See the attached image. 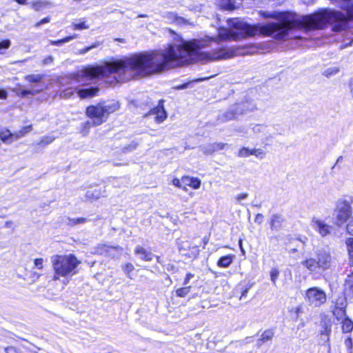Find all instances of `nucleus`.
<instances>
[{
    "instance_id": "nucleus-1",
    "label": "nucleus",
    "mask_w": 353,
    "mask_h": 353,
    "mask_svg": "<svg viewBox=\"0 0 353 353\" xmlns=\"http://www.w3.org/2000/svg\"><path fill=\"white\" fill-rule=\"evenodd\" d=\"M210 39L183 41L181 44H170L165 50L136 53L129 57L108 61L99 68H88L82 76L89 79L113 75L117 82L132 79L134 75L148 76L193 62L216 61L248 53L240 48L222 47L211 52L201 51L209 46Z\"/></svg>"
},
{
    "instance_id": "nucleus-2",
    "label": "nucleus",
    "mask_w": 353,
    "mask_h": 353,
    "mask_svg": "<svg viewBox=\"0 0 353 353\" xmlns=\"http://www.w3.org/2000/svg\"><path fill=\"white\" fill-rule=\"evenodd\" d=\"M332 26L333 32H339L345 30L348 20L341 12L330 9H322L312 14L293 19L290 23L270 22L266 24L250 25L238 19L230 21V28L219 30L221 40H240L252 37L256 34L270 36L276 40H287L294 28L315 30Z\"/></svg>"
},
{
    "instance_id": "nucleus-3",
    "label": "nucleus",
    "mask_w": 353,
    "mask_h": 353,
    "mask_svg": "<svg viewBox=\"0 0 353 353\" xmlns=\"http://www.w3.org/2000/svg\"><path fill=\"white\" fill-rule=\"evenodd\" d=\"M315 257H310L301 261V265L311 272H316L318 270L325 271L331 268L334 258L330 248H321L314 252Z\"/></svg>"
},
{
    "instance_id": "nucleus-4",
    "label": "nucleus",
    "mask_w": 353,
    "mask_h": 353,
    "mask_svg": "<svg viewBox=\"0 0 353 353\" xmlns=\"http://www.w3.org/2000/svg\"><path fill=\"white\" fill-rule=\"evenodd\" d=\"M51 262L54 272L53 280L55 281L59 280L61 276L66 277L74 274L75 269L80 263V261L72 254L52 256Z\"/></svg>"
},
{
    "instance_id": "nucleus-5",
    "label": "nucleus",
    "mask_w": 353,
    "mask_h": 353,
    "mask_svg": "<svg viewBox=\"0 0 353 353\" xmlns=\"http://www.w3.org/2000/svg\"><path fill=\"white\" fill-rule=\"evenodd\" d=\"M257 110L256 104L249 97L245 98L241 101L230 105L224 112L220 113L217 116V121L220 123H225L231 120H235L239 117L254 112Z\"/></svg>"
},
{
    "instance_id": "nucleus-6",
    "label": "nucleus",
    "mask_w": 353,
    "mask_h": 353,
    "mask_svg": "<svg viewBox=\"0 0 353 353\" xmlns=\"http://www.w3.org/2000/svg\"><path fill=\"white\" fill-rule=\"evenodd\" d=\"M352 216V207L350 203L344 199L336 201L335 208L332 213L334 223L339 227L342 226Z\"/></svg>"
},
{
    "instance_id": "nucleus-7",
    "label": "nucleus",
    "mask_w": 353,
    "mask_h": 353,
    "mask_svg": "<svg viewBox=\"0 0 353 353\" xmlns=\"http://www.w3.org/2000/svg\"><path fill=\"white\" fill-rule=\"evenodd\" d=\"M86 115L91 119L95 121V124L101 125L108 119L101 104L89 105L85 110Z\"/></svg>"
},
{
    "instance_id": "nucleus-8",
    "label": "nucleus",
    "mask_w": 353,
    "mask_h": 353,
    "mask_svg": "<svg viewBox=\"0 0 353 353\" xmlns=\"http://www.w3.org/2000/svg\"><path fill=\"white\" fill-rule=\"evenodd\" d=\"M306 296L311 304L320 305L326 301L325 292L318 288H311L306 292Z\"/></svg>"
},
{
    "instance_id": "nucleus-9",
    "label": "nucleus",
    "mask_w": 353,
    "mask_h": 353,
    "mask_svg": "<svg viewBox=\"0 0 353 353\" xmlns=\"http://www.w3.org/2000/svg\"><path fill=\"white\" fill-rule=\"evenodd\" d=\"M285 221V219L282 214L278 213L273 214L268 221L270 230L272 231L279 232L282 228Z\"/></svg>"
},
{
    "instance_id": "nucleus-10",
    "label": "nucleus",
    "mask_w": 353,
    "mask_h": 353,
    "mask_svg": "<svg viewBox=\"0 0 353 353\" xmlns=\"http://www.w3.org/2000/svg\"><path fill=\"white\" fill-rule=\"evenodd\" d=\"M226 143H213L202 145L199 146V150L201 151L204 154L210 155L214 152L223 150Z\"/></svg>"
},
{
    "instance_id": "nucleus-11",
    "label": "nucleus",
    "mask_w": 353,
    "mask_h": 353,
    "mask_svg": "<svg viewBox=\"0 0 353 353\" xmlns=\"http://www.w3.org/2000/svg\"><path fill=\"white\" fill-rule=\"evenodd\" d=\"M275 331L274 329H267L264 330L261 334L258 332L257 335L259 338L256 341V346L259 348L263 344L271 342L274 336Z\"/></svg>"
},
{
    "instance_id": "nucleus-12",
    "label": "nucleus",
    "mask_w": 353,
    "mask_h": 353,
    "mask_svg": "<svg viewBox=\"0 0 353 353\" xmlns=\"http://www.w3.org/2000/svg\"><path fill=\"white\" fill-rule=\"evenodd\" d=\"M312 226L322 236H325L330 232V226L325 223L323 221L316 218L312 220Z\"/></svg>"
},
{
    "instance_id": "nucleus-13",
    "label": "nucleus",
    "mask_w": 353,
    "mask_h": 353,
    "mask_svg": "<svg viewBox=\"0 0 353 353\" xmlns=\"http://www.w3.org/2000/svg\"><path fill=\"white\" fill-rule=\"evenodd\" d=\"M152 114H156V121L162 123L167 118V112L163 107V101H160L157 108L152 110Z\"/></svg>"
},
{
    "instance_id": "nucleus-14",
    "label": "nucleus",
    "mask_w": 353,
    "mask_h": 353,
    "mask_svg": "<svg viewBox=\"0 0 353 353\" xmlns=\"http://www.w3.org/2000/svg\"><path fill=\"white\" fill-rule=\"evenodd\" d=\"M105 114L107 117L109 114L114 112L119 108V103L118 101H112L108 103L101 102L99 103Z\"/></svg>"
},
{
    "instance_id": "nucleus-15",
    "label": "nucleus",
    "mask_w": 353,
    "mask_h": 353,
    "mask_svg": "<svg viewBox=\"0 0 353 353\" xmlns=\"http://www.w3.org/2000/svg\"><path fill=\"white\" fill-rule=\"evenodd\" d=\"M134 254L136 255H139L140 259L145 261H151L153 259V258L155 256V255L153 253H152L150 252H148L145 249H144L141 245H137L135 248Z\"/></svg>"
},
{
    "instance_id": "nucleus-16",
    "label": "nucleus",
    "mask_w": 353,
    "mask_h": 353,
    "mask_svg": "<svg viewBox=\"0 0 353 353\" xmlns=\"http://www.w3.org/2000/svg\"><path fill=\"white\" fill-rule=\"evenodd\" d=\"M99 89L94 87H88L81 88L78 90V95L81 99H85L97 95Z\"/></svg>"
},
{
    "instance_id": "nucleus-17",
    "label": "nucleus",
    "mask_w": 353,
    "mask_h": 353,
    "mask_svg": "<svg viewBox=\"0 0 353 353\" xmlns=\"http://www.w3.org/2000/svg\"><path fill=\"white\" fill-rule=\"evenodd\" d=\"M344 293L346 297H353V274L348 275L345 281Z\"/></svg>"
},
{
    "instance_id": "nucleus-18",
    "label": "nucleus",
    "mask_w": 353,
    "mask_h": 353,
    "mask_svg": "<svg viewBox=\"0 0 353 353\" xmlns=\"http://www.w3.org/2000/svg\"><path fill=\"white\" fill-rule=\"evenodd\" d=\"M103 196V191L101 190V187L96 186L94 188H91L90 189L88 190L85 194V197L88 199H93L96 200L99 199L101 196Z\"/></svg>"
},
{
    "instance_id": "nucleus-19",
    "label": "nucleus",
    "mask_w": 353,
    "mask_h": 353,
    "mask_svg": "<svg viewBox=\"0 0 353 353\" xmlns=\"http://www.w3.org/2000/svg\"><path fill=\"white\" fill-rule=\"evenodd\" d=\"M233 259L234 256L232 254L223 256L217 261V265L220 268H228L232 264Z\"/></svg>"
},
{
    "instance_id": "nucleus-20",
    "label": "nucleus",
    "mask_w": 353,
    "mask_h": 353,
    "mask_svg": "<svg viewBox=\"0 0 353 353\" xmlns=\"http://www.w3.org/2000/svg\"><path fill=\"white\" fill-rule=\"evenodd\" d=\"M14 136L16 134H12L8 129H3L0 131V139L5 143H11Z\"/></svg>"
},
{
    "instance_id": "nucleus-21",
    "label": "nucleus",
    "mask_w": 353,
    "mask_h": 353,
    "mask_svg": "<svg viewBox=\"0 0 353 353\" xmlns=\"http://www.w3.org/2000/svg\"><path fill=\"white\" fill-rule=\"evenodd\" d=\"M77 37H78V34H74L71 36L65 37V38L61 39H59L57 41H50V44L52 46H61L65 44V43H68V42L77 38Z\"/></svg>"
},
{
    "instance_id": "nucleus-22",
    "label": "nucleus",
    "mask_w": 353,
    "mask_h": 353,
    "mask_svg": "<svg viewBox=\"0 0 353 353\" xmlns=\"http://www.w3.org/2000/svg\"><path fill=\"white\" fill-rule=\"evenodd\" d=\"M342 330L345 333L351 332L353 330V321L348 317H345L342 321Z\"/></svg>"
},
{
    "instance_id": "nucleus-23",
    "label": "nucleus",
    "mask_w": 353,
    "mask_h": 353,
    "mask_svg": "<svg viewBox=\"0 0 353 353\" xmlns=\"http://www.w3.org/2000/svg\"><path fill=\"white\" fill-rule=\"evenodd\" d=\"M219 5L220 8L225 10H232L234 9L232 0H219Z\"/></svg>"
},
{
    "instance_id": "nucleus-24",
    "label": "nucleus",
    "mask_w": 353,
    "mask_h": 353,
    "mask_svg": "<svg viewBox=\"0 0 353 353\" xmlns=\"http://www.w3.org/2000/svg\"><path fill=\"white\" fill-rule=\"evenodd\" d=\"M346 245L349 252L350 259L349 265L353 266V238H349L346 240Z\"/></svg>"
},
{
    "instance_id": "nucleus-25",
    "label": "nucleus",
    "mask_w": 353,
    "mask_h": 353,
    "mask_svg": "<svg viewBox=\"0 0 353 353\" xmlns=\"http://www.w3.org/2000/svg\"><path fill=\"white\" fill-rule=\"evenodd\" d=\"M44 77L43 74H28L25 77V79L30 83H39L40 82Z\"/></svg>"
},
{
    "instance_id": "nucleus-26",
    "label": "nucleus",
    "mask_w": 353,
    "mask_h": 353,
    "mask_svg": "<svg viewBox=\"0 0 353 353\" xmlns=\"http://www.w3.org/2000/svg\"><path fill=\"white\" fill-rule=\"evenodd\" d=\"M191 289L190 285H183V288H180L176 290V295L178 297L183 298L185 297L190 292Z\"/></svg>"
},
{
    "instance_id": "nucleus-27",
    "label": "nucleus",
    "mask_w": 353,
    "mask_h": 353,
    "mask_svg": "<svg viewBox=\"0 0 353 353\" xmlns=\"http://www.w3.org/2000/svg\"><path fill=\"white\" fill-rule=\"evenodd\" d=\"M122 269L125 274V275L130 279H133V277L131 275V272H133L134 270V265L131 263H125Z\"/></svg>"
},
{
    "instance_id": "nucleus-28",
    "label": "nucleus",
    "mask_w": 353,
    "mask_h": 353,
    "mask_svg": "<svg viewBox=\"0 0 353 353\" xmlns=\"http://www.w3.org/2000/svg\"><path fill=\"white\" fill-rule=\"evenodd\" d=\"M334 315L338 320H343L346 316L345 310L343 307H337L334 311Z\"/></svg>"
},
{
    "instance_id": "nucleus-29",
    "label": "nucleus",
    "mask_w": 353,
    "mask_h": 353,
    "mask_svg": "<svg viewBox=\"0 0 353 353\" xmlns=\"http://www.w3.org/2000/svg\"><path fill=\"white\" fill-rule=\"evenodd\" d=\"M280 272L277 268H272L270 270V280L274 285H276V280L279 276Z\"/></svg>"
},
{
    "instance_id": "nucleus-30",
    "label": "nucleus",
    "mask_w": 353,
    "mask_h": 353,
    "mask_svg": "<svg viewBox=\"0 0 353 353\" xmlns=\"http://www.w3.org/2000/svg\"><path fill=\"white\" fill-rule=\"evenodd\" d=\"M339 72V68L337 67H330L325 69L323 72V74L327 77H330L333 75L336 74Z\"/></svg>"
},
{
    "instance_id": "nucleus-31",
    "label": "nucleus",
    "mask_w": 353,
    "mask_h": 353,
    "mask_svg": "<svg viewBox=\"0 0 353 353\" xmlns=\"http://www.w3.org/2000/svg\"><path fill=\"white\" fill-rule=\"evenodd\" d=\"M82 127L83 128V132L88 133L89 129L93 126H98L99 125L95 124V121L92 119L91 121H87L84 123H81Z\"/></svg>"
},
{
    "instance_id": "nucleus-32",
    "label": "nucleus",
    "mask_w": 353,
    "mask_h": 353,
    "mask_svg": "<svg viewBox=\"0 0 353 353\" xmlns=\"http://www.w3.org/2000/svg\"><path fill=\"white\" fill-rule=\"evenodd\" d=\"M32 127L31 125H27L26 127H23L22 129H21L18 133L16 134V139H18L19 137L25 136L27 133L32 131Z\"/></svg>"
},
{
    "instance_id": "nucleus-33",
    "label": "nucleus",
    "mask_w": 353,
    "mask_h": 353,
    "mask_svg": "<svg viewBox=\"0 0 353 353\" xmlns=\"http://www.w3.org/2000/svg\"><path fill=\"white\" fill-rule=\"evenodd\" d=\"M296 241L299 242V244H296V247L300 248L302 250H305V247L306 246V243L308 241V239L303 236H299L296 239Z\"/></svg>"
},
{
    "instance_id": "nucleus-34",
    "label": "nucleus",
    "mask_w": 353,
    "mask_h": 353,
    "mask_svg": "<svg viewBox=\"0 0 353 353\" xmlns=\"http://www.w3.org/2000/svg\"><path fill=\"white\" fill-rule=\"evenodd\" d=\"M69 224L71 225H77V224H83L88 221L86 218L81 217V218H69Z\"/></svg>"
},
{
    "instance_id": "nucleus-35",
    "label": "nucleus",
    "mask_w": 353,
    "mask_h": 353,
    "mask_svg": "<svg viewBox=\"0 0 353 353\" xmlns=\"http://www.w3.org/2000/svg\"><path fill=\"white\" fill-rule=\"evenodd\" d=\"M73 29L74 30H85L88 29L89 26L85 24V21L79 22V23H73Z\"/></svg>"
},
{
    "instance_id": "nucleus-36",
    "label": "nucleus",
    "mask_w": 353,
    "mask_h": 353,
    "mask_svg": "<svg viewBox=\"0 0 353 353\" xmlns=\"http://www.w3.org/2000/svg\"><path fill=\"white\" fill-rule=\"evenodd\" d=\"M99 46H100V42L97 41V42L94 43L93 44H92L91 46L85 47L83 49L81 50L80 54H84L87 53L88 52H89L90 50H91L92 49L97 48Z\"/></svg>"
},
{
    "instance_id": "nucleus-37",
    "label": "nucleus",
    "mask_w": 353,
    "mask_h": 353,
    "mask_svg": "<svg viewBox=\"0 0 353 353\" xmlns=\"http://www.w3.org/2000/svg\"><path fill=\"white\" fill-rule=\"evenodd\" d=\"M345 346L347 347L348 353H352L353 343H352V339L351 337H347L345 340Z\"/></svg>"
},
{
    "instance_id": "nucleus-38",
    "label": "nucleus",
    "mask_w": 353,
    "mask_h": 353,
    "mask_svg": "<svg viewBox=\"0 0 353 353\" xmlns=\"http://www.w3.org/2000/svg\"><path fill=\"white\" fill-rule=\"evenodd\" d=\"M73 93L74 92L72 89L68 88L62 90L60 93V96L63 98H70L73 94Z\"/></svg>"
},
{
    "instance_id": "nucleus-39",
    "label": "nucleus",
    "mask_w": 353,
    "mask_h": 353,
    "mask_svg": "<svg viewBox=\"0 0 353 353\" xmlns=\"http://www.w3.org/2000/svg\"><path fill=\"white\" fill-rule=\"evenodd\" d=\"M37 92V91L33 90H22L19 93V96L21 97H26L28 95H34Z\"/></svg>"
},
{
    "instance_id": "nucleus-40",
    "label": "nucleus",
    "mask_w": 353,
    "mask_h": 353,
    "mask_svg": "<svg viewBox=\"0 0 353 353\" xmlns=\"http://www.w3.org/2000/svg\"><path fill=\"white\" fill-rule=\"evenodd\" d=\"M11 42L9 39H5L0 41V50L8 49L10 46Z\"/></svg>"
},
{
    "instance_id": "nucleus-41",
    "label": "nucleus",
    "mask_w": 353,
    "mask_h": 353,
    "mask_svg": "<svg viewBox=\"0 0 353 353\" xmlns=\"http://www.w3.org/2000/svg\"><path fill=\"white\" fill-rule=\"evenodd\" d=\"M250 149L248 148H243L239 152V157H249Z\"/></svg>"
},
{
    "instance_id": "nucleus-42",
    "label": "nucleus",
    "mask_w": 353,
    "mask_h": 353,
    "mask_svg": "<svg viewBox=\"0 0 353 353\" xmlns=\"http://www.w3.org/2000/svg\"><path fill=\"white\" fill-rule=\"evenodd\" d=\"M248 193H241V194H238L235 197L236 203L241 204V201L244 200V199H246L248 198Z\"/></svg>"
},
{
    "instance_id": "nucleus-43",
    "label": "nucleus",
    "mask_w": 353,
    "mask_h": 353,
    "mask_svg": "<svg viewBox=\"0 0 353 353\" xmlns=\"http://www.w3.org/2000/svg\"><path fill=\"white\" fill-rule=\"evenodd\" d=\"M331 333V326L325 325L324 330L321 332V336L329 337Z\"/></svg>"
},
{
    "instance_id": "nucleus-44",
    "label": "nucleus",
    "mask_w": 353,
    "mask_h": 353,
    "mask_svg": "<svg viewBox=\"0 0 353 353\" xmlns=\"http://www.w3.org/2000/svg\"><path fill=\"white\" fill-rule=\"evenodd\" d=\"M177 14L175 13V12H167L165 14V17L170 20L172 22H174V21L177 18Z\"/></svg>"
},
{
    "instance_id": "nucleus-45",
    "label": "nucleus",
    "mask_w": 353,
    "mask_h": 353,
    "mask_svg": "<svg viewBox=\"0 0 353 353\" xmlns=\"http://www.w3.org/2000/svg\"><path fill=\"white\" fill-rule=\"evenodd\" d=\"M174 23H175L177 25L181 26L186 24L188 23V21L182 17L177 16V18Z\"/></svg>"
},
{
    "instance_id": "nucleus-46",
    "label": "nucleus",
    "mask_w": 353,
    "mask_h": 353,
    "mask_svg": "<svg viewBox=\"0 0 353 353\" xmlns=\"http://www.w3.org/2000/svg\"><path fill=\"white\" fill-rule=\"evenodd\" d=\"M254 153H255V156L256 157L259 158L260 159H263L265 157L264 152L263 151V150H261L260 148L254 149Z\"/></svg>"
},
{
    "instance_id": "nucleus-47",
    "label": "nucleus",
    "mask_w": 353,
    "mask_h": 353,
    "mask_svg": "<svg viewBox=\"0 0 353 353\" xmlns=\"http://www.w3.org/2000/svg\"><path fill=\"white\" fill-rule=\"evenodd\" d=\"M43 260L41 258L35 259L34 261V265L39 270L43 268Z\"/></svg>"
},
{
    "instance_id": "nucleus-48",
    "label": "nucleus",
    "mask_w": 353,
    "mask_h": 353,
    "mask_svg": "<svg viewBox=\"0 0 353 353\" xmlns=\"http://www.w3.org/2000/svg\"><path fill=\"white\" fill-rule=\"evenodd\" d=\"M346 230L350 234L353 235V219L349 221L346 226Z\"/></svg>"
},
{
    "instance_id": "nucleus-49",
    "label": "nucleus",
    "mask_w": 353,
    "mask_h": 353,
    "mask_svg": "<svg viewBox=\"0 0 353 353\" xmlns=\"http://www.w3.org/2000/svg\"><path fill=\"white\" fill-rule=\"evenodd\" d=\"M194 276V274L192 273H188L185 277V279L183 281V285H188V283H190V279H192Z\"/></svg>"
},
{
    "instance_id": "nucleus-50",
    "label": "nucleus",
    "mask_w": 353,
    "mask_h": 353,
    "mask_svg": "<svg viewBox=\"0 0 353 353\" xmlns=\"http://www.w3.org/2000/svg\"><path fill=\"white\" fill-rule=\"evenodd\" d=\"M54 61V57L51 55H49L48 57H47L46 58H45L43 60V65H50L51 64L52 62Z\"/></svg>"
},
{
    "instance_id": "nucleus-51",
    "label": "nucleus",
    "mask_w": 353,
    "mask_h": 353,
    "mask_svg": "<svg viewBox=\"0 0 353 353\" xmlns=\"http://www.w3.org/2000/svg\"><path fill=\"white\" fill-rule=\"evenodd\" d=\"M191 82L192 81H189V82L184 83H182V84L179 85H176L173 88L175 89V90H185V89L188 88V86H189V85L190 84Z\"/></svg>"
},
{
    "instance_id": "nucleus-52",
    "label": "nucleus",
    "mask_w": 353,
    "mask_h": 353,
    "mask_svg": "<svg viewBox=\"0 0 353 353\" xmlns=\"http://www.w3.org/2000/svg\"><path fill=\"white\" fill-rule=\"evenodd\" d=\"M252 284H248L247 286L242 290L241 292V296L240 299H242L243 297H246L247 294L249 291V290L251 288Z\"/></svg>"
},
{
    "instance_id": "nucleus-53",
    "label": "nucleus",
    "mask_w": 353,
    "mask_h": 353,
    "mask_svg": "<svg viewBox=\"0 0 353 353\" xmlns=\"http://www.w3.org/2000/svg\"><path fill=\"white\" fill-rule=\"evenodd\" d=\"M263 215L261 213H258L254 219V222L258 224H261L263 219Z\"/></svg>"
},
{
    "instance_id": "nucleus-54",
    "label": "nucleus",
    "mask_w": 353,
    "mask_h": 353,
    "mask_svg": "<svg viewBox=\"0 0 353 353\" xmlns=\"http://www.w3.org/2000/svg\"><path fill=\"white\" fill-rule=\"evenodd\" d=\"M347 12L350 19L353 21V4L351 6H347Z\"/></svg>"
},
{
    "instance_id": "nucleus-55",
    "label": "nucleus",
    "mask_w": 353,
    "mask_h": 353,
    "mask_svg": "<svg viewBox=\"0 0 353 353\" xmlns=\"http://www.w3.org/2000/svg\"><path fill=\"white\" fill-rule=\"evenodd\" d=\"M54 141V138L50 137H47L45 139L41 140V143L43 145H48Z\"/></svg>"
},
{
    "instance_id": "nucleus-56",
    "label": "nucleus",
    "mask_w": 353,
    "mask_h": 353,
    "mask_svg": "<svg viewBox=\"0 0 353 353\" xmlns=\"http://www.w3.org/2000/svg\"><path fill=\"white\" fill-rule=\"evenodd\" d=\"M166 270L168 271H172L173 272H176L177 271V268L173 263H168L166 265Z\"/></svg>"
},
{
    "instance_id": "nucleus-57",
    "label": "nucleus",
    "mask_w": 353,
    "mask_h": 353,
    "mask_svg": "<svg viewBox=\"0 0 353 353\" xmlns=\"http://www.w3.org/2000/svg\"><path fill=\"white\" fill-rule=\"evenodd\" d=\"M50 18L47 17H45L43 19H42L40 21H39L38 23H36V26L37 27H39L44 23H48L50 22Z\"/></svg>"
},
{
    "instance_id": "nucleus-58",
    "label": "nucleus",
    "mask_w": 353,
    "mask_h": 353,
    "mask_svg": "<svg viewBox=\"0 0 353 353\" xmlns=\"http://www.w3.org/2000/svg\"><path fill=\"white\" fill-rule=\"evenodd\" d=\"M108 247L106 245H101L97 248V252L102 254H103V250L107 251V248Z\"/></svg>"
},
{
    "instance_id": "nucleus-59",
    "label": "nucleus",
    "mask_w": 353,
    "mask_h": 353,
    "mask_svg": "<svg viewBox=\"0 0 353 353\" xmlns=\"http://www.w3.org/2000/svg\"><path fill=\"white\" fill-rule=\"evenodd\" d=\"M330 338L327 336H322L320 337V343L321 345H325L327 343L329 342Z\"/></svg>"
},
{
    "instance_id": "nucleus-60",
    "label": "nucleus",
    "mask_w": 353,
    "mask_h": 353,
    "mask_svg": "<svg viewBox=\"0 0 353 353\" xmlns=\"http://www.w3.org/2000/svg\"><path fill=\"white\" fill-rule=\"evenodd\" d=\"M239 248L241 250V252L242 253L243 255H245V251L243 247V241L242 239H239Z\"/></svg>"
},
{
    "instance_id": "nucleus-61",
    "label": "nucleus",
    "mask_w": 353,
    "mask_h": 353,
    "mask_svg": "<svg viewBox=\"0 0 353 353\" xmlns=\"http://www.w3.org/2000/svg\"><path fill=\"white\" fill-rule=\"evenodd\" d=\"M8 96V93L6 90L0 89V98L1 99H6Z\"/></svg>"
},
{
    "instance_id": "nucleus-62",
    "label": "nucleus",
    "mask_w": 353,
    "mask_h": 353,
    "mask_svg": "<svg viewBox=\"0 0 353 353\" xmlns=\"http://www.w3.org/2000/svg\"><path fill=\"white\" fill-rule=\"evenodd\" d=\"M6 353H17L16 350L13 347H8L5 349Z\"/></svg>"
},
{
    "instance_id": "nucleus-63",
    "label": "nucleus",
    "mask_w": 353,
    "mask_h": 353,
    "mask_svg": "<svg viewBox=\"0 0 353 353\" xmlns=\"http://www.w3.org/2000/svg\"><path fill=\"white\" fill-rule=\"evenodd\" d=\"M200 185H201V182L199 180H196V181H192V186L194 188H198L200 187Z\"/></svg>"
},
{
    "instance_id": "nucleus-64",
    "label": "nucleus",
    "mask_w": 353,
    "mask_h": 353,
    "mask_svg": "<svg viewBox=\"0 0 353 353\" xmlns=\"http://www.w3.org/2000/svg\"><path fill=\"white\" fill-rule=\"evenodd\" d=\"M350 92L353 98V79L350 82Z\"/></svg>"
}]
</instances>
